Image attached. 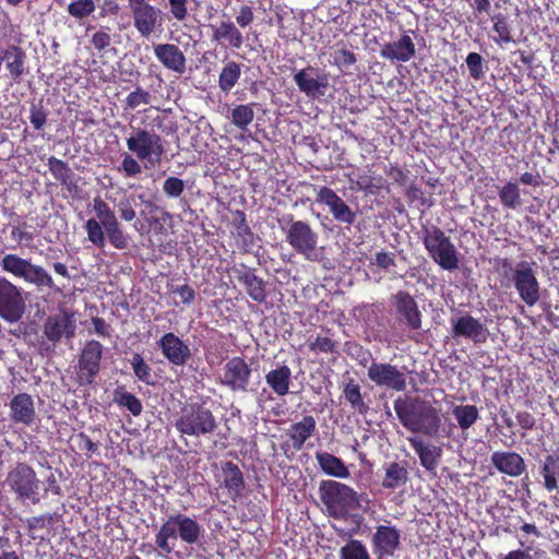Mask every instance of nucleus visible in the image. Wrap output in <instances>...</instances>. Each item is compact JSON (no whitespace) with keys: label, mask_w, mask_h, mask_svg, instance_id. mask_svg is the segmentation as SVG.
Returning a JSON list of instances; mask_svg holds the SVG:
<instances>
[{"label":"nucleus","mask_w":559,"mask_h":559,"mask_svg":"<svg viewBox=\"0 0 559 559\" xmlns=\"http://www.w3.org/2000/svg\"><path fill=\"white\" fill-rule=\"evenodd\" d=\"M394 411L401 424L413 433L427 437L438 435L441 426L440 411L421 399H397Z\"/></svg>","instance_id":"1"},{"label":"nucleus","mask_w":559,"mask_h":559,"mask_svg":"<svg viewBox=\"0 0 559 559\" xmlns=\"http://www.w3.org/2000/svg\"><path fill=\"white\" fill-rule=\"evenodd\" d=\"M203 527L193 518L186 514H174L160 525L155 535V544L164 555H170L178 539L188 545L198 544L202 537Z\"/></svg>","instance_id":"2"},{"label":"nucleus","mask_w":559,"mask_h":559,"mask_svg":"<svg viewBox=\"0 0 559 559\" xmlns=\"http://www.w3.org/2000/svg\"><path fill=\"white\" fill-rule=\"evenodd\" d=\"M287 243L308 261H317L320 252L318 249V234L304 221H294L292 215H286L280 221Z\"/></svg>","instance_id":"3"},{"label":"nucleus","mask_w":559,"mask_h":559,"mask_svg":"<svg viewBox=\"0 0 559 559\" xmlns=\"http://www.w3.org/2000/svg\"><path fill=\"white\" fill-rule=\"evenodd\" d=\"M320 498L334 516H344L360 508L359 495L349 486L335 480H322L319 487Z\"/></svg>","instance_id":"4"},{"label":"nucleus","mask_w":559,"mask_h":559,"mask_svg":"<svg viewBox=\"0 0 559 559\" xmlns=\"http://www.w3.org/2000/svg\"><path fill=\"white\" fill-rule=\"evenodd\" d=\"M423 242L429 257L441 269L453 271L459 267V252L451 239L437 226L426 227Z\"/></svg>","instance_id":"5"},{"label":"nucleus","mask_w":559,"mask_h":559,"mask_svg":"<svg viewBox=\"0 0 559 559\" xmlns=\"http://www.w3.org/2000/svg\"><path fill=\"white\" fill-rule=\"evenodd\" d=\"M0 267L2 271L36 286L38 289L56 288L51 275L43 266L33 264L31 260L15 253L4 254L0 260Z\"/></svg>","instance_id":"6"},{"label":"nucleus","mask_w":559,"mask_h":559,"mask_svg":"<svg viewBox=\"0 0 559 559\" xmlns=\"http://www.w3.org/2000/svg\"><path fill=\"white\" fill-rule=\"evenodd\" d=\"M126 144L139 160L147 162L152 166L158 165L166 152L163 138L143 128H133Z\"/></svg>","instance_id":"7"},{"label":"nucleus","mask_w":559,"mask_h":559,"mask_svg":"<svg viewBox=\"0 0 559 559\" xmlns=\"http://www.w3.org/2000/svg\"><path fill=\"white\" fill-rule=\"evenodd\" d=\"M4 484L22 502L29 501L37 504L40 501L39 488L41 481L33 467L26 463L15 464L9 471Z\"/></svg>","instance_id":"8"},{"label":"nucleus","mask_w":559,"mask_h":559,"mask_svg":"<svg viewBox=\"0 0 559 559\" xmlns=\"http://www.w3.org/2000/svg\"><path fill=\"white\" fill-rule=\"evenodd\" d=\"M175 427L181 435L200 437L213 432L216 420L210 409L192 405L182 411Z\"/></svg>","instance_id":"9"},{"label":"nucleus","mask_w":559,"mask_h":559,"mask_svg":"<svg viewBox=\"0 0 559 559\" xmlns=\"http://www.w3.org/2000/svg\"><path fill=\"white\" fill-rule=\"evenodd\" d=\"M128 7L133 19V26L142 37L148 38L162 28L163 12L151 4L148 0H128Z\"/></svg>","instance_id":"10"},{"label":"nucleus","mask_w":559,"mask_h":559,"mask_svg":"<svg viewBox=\"0 0 559 559\" xmlns=\"http://www.w3.org/2000/svg\"><path fill=\"white\" fill-rule=\"evenodd\" d=\"M511 281L520 298L528 306H535L540 298V287L535 271L526 261L511 269Z\"/></svg>","instance_id":"11"},{"label":"nucleus","mask_w":559,"mask_h":559,"mask_svg":"<svg viewBox=\"0 0 559 559\" xmlns=\"http://www.w3.org/2000/svg\"><path fill=\"white\" fill-rule=\"evenodd\" d=\"M25 299L22 288L0 277V318L7 322H17L25 312Z\"/></svg>","instance_id":"12"},{"label":"nucleus","mask_w":559,"mask_h":559,"mask_svg":"<svg viewBox=\"0 0 559 559\" xmlns=\"http://www.w3.org/2000/svg\"><path fill=\"white\" fill-rule=\"evenodd\" d=\"M104 346L95 340L86 342L82 348L78 365V382L80 385H90L94 382L100 370Z\"/></svg>","instance_id":"13"},{"label":"nucleus","mask_w":559,"mask_h":559,"mask_svg":"<svg viewBox=\"0 0 559 559\" xmlns=\"http://www.w3.org/2000/svg\"><path fill=\"white\" fill-rule=\"evenodd\" d=\"M368 378L378 386L397 392L404 391L407 385L405 368L386 362H372L368 368Z\"/></svg>","instance_id":"14"},{"label":"nucleus","mask_w":559,"mask_h":559,"mask_svg":"<svg viewBox=\"0 0 559 559\" xmlns=\"http://www.w3.org/2000/svg\"><path fill=\"white\" fill-rule=\"evenodd\" d=\"M451 325L453 338H466L474 344H483L488 340L489 330L486 324L469 313L452 317Z\"/></svg>","instance_id":"15"},{"label":"nucleus","mask_w":559,"mask_h":559,"mask_svg":"<svg viewBox=\"0 0 559 559\" xmlns=\"http://www.w3.org/2000/svg\"><path fill=\"white\" fill-rule=\"evenodd\" d=\"M400 531L392 525H379L371 537L372 550L378 559L392 557L401 545Z\"/></svg>","instance_id":"16"},{"label":"nucleus","mask_w":559,"mask_h":559,"mask_svg":"<svg viewBox=\"0 0 559 559\" xmlns=\"http://www.w3.org/2000/svg\"><path fill=\"white\" fill-rule=\"evenodd\" d=\"M251 369L241 357H233L224 368L221 382L231 391L245 392L249 384Z\"/></svg>","instance_id":"17"},{"label":"nucleus","mask_w":559,"mask_h":559,"mask_svg":"<svg viewBox=\"0 0 559 559\" xmlns=\"http://www.w3.org/2000/svg\"><path fill=\"white\" fill-rule=\"evenodd\" d=\"M294 82L299 91L310 98H319L323 96L329 86L326 75H320L319 70L308 67L299 70L294 74Z\"/></svg>","instance_id":"18"},{"label":"nucleus","mask_w":559,"mask_h":559,"mask_svg":"<svg viewBox=\"0 0 559 559\" xmlns=\"http://www.w3.org/2000/svg\"><path fill=\"white\" fill-rule=\"evenodd\" d=\"M317 202L326 205L333 218L340 223L350 225L356 219L355 212L331 188H320L317 193Z\"/></svg>","instance_id":"19"},{"label":"nucleus","mask_w":559,"mask_h":559,"mask_svg":"<svg viewBox=\"0 0 559 559\" xmlns=\"http://www.w3.org/2000/svg\"><path fill=\"white\" fill-rule=\"evenodd\" d=\"M75 330V319L68 312L49 316L44 324V335L52 343H57L62 337L72 338Z\"/></svg>","instance_id":"20"},{"label":"nucleus","mask_w":559,"mask_h":559,"mask_svg":"<svg viewBox=\"0 0 559 559\" xmlns=\"http://www.w3.org/2000/svg\"><path fill=\"white\" fill-rule=\"evenodd\" d=\"M164 357L175 366H183L191 356L189 346L176 334L168 332L158 341Z\"/></svg>","instance_id":"21"},{"label":"nucleus","mask_w":559,"mask_h":559,"mask_svg":"<svg viewBox=\"0 0 559 559\" xmlns=\"http://www.w3.org/2000/svg\"><path fill=\"white\" fill-rule=\"evenodd\" d=\"M155 58L168 70L183 74L187 59L182 50L175 44H156L153 46Z\"/></svg>","instance_id":"22"},{"label":"nucleus","mask_w":559,"mask_h":559,"mask_svg":"<svg viewBox=\"0 0 559 559\" xmlns=\"http://www.w3.org/2000/svg\"><path fill=\"white\" fill-rule=\"evenodd\" d=\"M10 418L15 424L31 426L35 423L36 411L33 397L27 393H19L10 401Z\"/></svg>","instance_id":"23"},{"label":"nucleus","mask_w":559,"mask_h":559,"mask_svg":"<svg viewBox=\"0 0 559 559\" xmlns=\"http://www.w3.org/2000/svg\"><path fill=\"white\" fill-rule=\"evenodd\" d=\"M397 320L417 330L421 325L420 312L414 298L406 292H399L395 296Z\"/></svg>","instance_id":"24"},{"label":"nucleus","mask_w":559,"mask_h":559,"mask_svg":"<svg viewBox=\"0 0 559 559\" xmlns=\"http://www.w3.org/2000/svg\"><path fill=\"white\" fill-rule=\"evenodd\" d=\"M491 464L502 474L518 477L526 468L524 459L515 452L497 451L491 454Z\"/></svg>","instance_id":"25"},{"label":"nucleus","mask_w":559,"mask_h":559,"mask_svg":"<svg viewBox=\"0 0 559 559\" xmlns=\"http://www.w3.org/2000/svg\"><path fill=\"white\" fill-rule=\"evenodd\" d=\"M415 52L412 37L404 34L399 40L383 45L380 55L384 59L407 62L415 56Z\"/></svg>","instance_id":"26"},{"label":"nucleus","mask_w":559,"mask_h":559,"mask_svg":"<svg viewBox=\"0 0 559 559\" xmlns=\"http://www.w3.org/2000/svg\"><path fill=\"white\" fill-rule=\"evenodd\" d=\"M407 441L411 443L412 448L419 456L420 464L427 471H435L441 457V449L437 445L426 443L423 439H420L417 436L408 437Z\"/></svg>","instance_id":"27"},{"label":"nucleus","mask_w":559,"mask_h":559,"mask_svg":"<svg viewBox=\"0 0 559 559\" xmlns=\"http://www.w3.org/2000/svg\"><path fill=\"white\" fill-rule=\"evenodd\" d=\"M317 429V421L313 416H305L300 421L293 424L287 430L292 447L300 451L305 442L313 436Z\"/></svg>","instance_id":"28"},{"label":"nucleus","mask_w":559,"mask_h":559,"mask_svg":"<svg viewBox=\"0 0 559 559\" xmlns=\"http://www.w3.org/2000/svg\"><path fill=\"white\" fill-rule=\"evenodd\" d=\"M316 460L321 471L335 478H348L350 473L345 463L337 456L323 451L316 452Z\"/></svg>","instance_id":"29"},{"label":"nucleus","mask_w":559,"mask_h":559,"mask_svg":"<svg viewBox=\"0 0 559 559\" xmlns=\"http://www.w3.org/2000/svg\"><path fill=\"white\" fill-rule=\"evenodd\" d=\"M265 381L275 394L284 396L289 392L292 370L286 365H278L265 374Z\"/></svg>","instance_id":"30"},{"label":"nucleus","mask_w":559,"mask_h":559,"mask_svg":"<svg viewBox=\"0 0 559 559\" xmlns=\"http://www.w3.org/2000/svg\"><path fill=\"white\" fill-rule=\"evenodd\" d=\"M213 39L227 43L231 48L239 49L243 45V36L236 24L229 19L223 20L213 28Z\"/></svg>","instance_id":"31"},{"label":"nucleus","mask_w":559,"mask_h":559,"mask_svg":"<svg viewBox=\"0 0 559 559\" xmlns=\"http://www.w3.org/2000/svg\"><path fill=\"white\" fill-rule=\"evenodd\" d=\"M0 58L1 62L5 61V68L11 79L19 82L25 71V52L13 46L7 49Z\"/></svg>","instance_id":"32"},{"label":"nucleus","mask_w":559,"mask_h":559,"mask_svg":"<svg viewBox=\"0 0 559 559\" xmlns=\"http://www.w3.org/2000/svg\"><path fill=\"white\" fill-rule=\"evenodd\" d=\"M544 478V487L547 491H554L559 487V454L547 455L540 467Z\"/></svg>","instance_id":"33"},{"label":"nucleus","mask_w":559,"mask_h":559,"mask_svg":"<svg viewBox=\"0 0 559 559\" xmlns=\"http://www.w3.org/2000/svg\"><path fill=\"white\" fill-rule=\"evenodd\" d=\"M241 76V66L234 60L224 63L218 75V87L223 93H229Z\"/></svg>","instance_id":"34"},{"label":"nucleus","mask_w":559,"mask_h":559,"mask_svg":"<svg viewBox=\"0 0 559 559\" xmlns=\"http://www.w3.org/2000/svg\"><path fill=\"white\" fill-rule=\"evenodd\" d=\"M353 188L374 194L384 187V180L380 176H373L369 170L361 171L350 178Z\"/></svg>","instance_id":"35"},{"label":"nucleus","mask_w":559,"mask_h":559,"mask_svg":"<svg viewBox=\"0 0 559 559\" xmlns=\"http://www.w3.org/2000/svg\"><path fill=\"white\" fill-rule=\"evenodd\" d=\"M408 479L407 469L396 462H392L385 466V474L382 486L388 489H396L404 486Z\"/></svg>","instance_id":"36"},{"label":"nucleus","mask_w":559,"mask_h":559,"mask_svg":"<svg viewBox=\"0 0 559 559\" xmlns=\"http://www.w3.org/2000/svg\"><path fill=\"white\" fill-rule=\"evenodd\" d=\"M224 485L230 495H238L243 488L242 473L237 465L231 462L223 466Z\"/></svg>","instance_id":"37"},{"label":"nucleus","mask_w":559,"mask_h":559,"mask_svg":"<svg viewBox=\"0 0 559 559\" xmlns=\"http://www.w3.org/2000/svg\"><path fill=\"white\" fill-rule=\"evenodd\" d=\"M452 414L463 431L469 429L479 418L478 408L468 404L454 406Z\"/></svg>","instance_id":"38"},{"label":"nucleus","mask_w":559,"mask_h":559,"mask_svg":"<svg viewBox=\"0 0 559 559\" xmlns=\"http://www.w3.org/2000/svg\"><path fill=\"white\" fill-rule=\"evenodd\" d=\"M499 199L503 207L515 210L522 205L520 187L515 182H507L499 190Z\"/></svg>","instance_id":"39"},{"label":"nucleus","mask_w":559,"mask_h":559,"mask_svg":"<svg viewBox=\"0 0 559 559\" xmlns=\"http://www.w3.org/2000/svg\"><path fill=\"white\" fill-rule=\"evenodd\" d=\"M241 282L246 286L248 295L255 301L262 302L265 300L266 294L264 283L255 274L247 272L241 276Z\"/></svg>","instance_id":"40"},{"label":"nucleus","mask_w":559,"mask_h":559,"mask_svg":"<svg viewBox=\"0 0 559 559\" xmlns=\"http://www.w3.org/2000/svg\"><path fill=\"white\" fill-rule=\"evenodd\" d=\"M341 559H371L367 547L358 539H350L340 550Z\"/></svg>","instance_id":"41"},{"label":"nucleus","mask_w":559,"mask_h":559,"mask_svg":"<svg viewBox=\"0 0 559 559\" xmlns=\"http://www.w3.org/2000/svg\"><path fill=\"white\" fill-rule=\"evenodd\" d=\"M253 119L254 111L252 105H238L231 110L233 123L242 131L247 129Z\"/></svg>","instance_id":"42"},{"label":"nucleus","mask_w":559,"mask_h":559,"mask_svg":"<svg viewBox=\"0 0 559 559\" xmlns=\"http://www.w3.org/2000/svg\"><path fill=\"white\" fill-rule=\"evenodd\" d=\"M94 0H71L68 5V13L76 20L90 16L95 11Z\"/></svg>","instance_id":"43"},{"label":"nucleus","mask_w":559,"mask_h":559,"mask_svg":"<svg viewBox=\"0 0 559 559\" xmlns=\"http://www.w3.org/2000/svg\"><path fill=\"white\" fill-rule=\"evenodd\" d=\"M135 377L146 383L153 384L152 369L140 354H134L130 360Z\"/></svg>","instance_id":"44"},{"label":"nucleus","mask_w":559,"mask_h":559,"mask_svg":"<svg viewBox=\"0 0 559 559\" xmlns=\"http://www.w3.org/2000/svg\"><path fill=\"white\" fill-rule=\"evenodd\" d=\"M344 395L347 402L360 414L367 412L368 406L362 401L360 388L358 384L354 383V381H350L346 384L344 389Z\"/></svg>","instance_id":"45"},{"label":"nucleus","mask_w":559,"mask_h":559,"mask_svg":"<svg viewBox=\"0 0 559 559\" xmlns=\"http://www.w3.org/2000/svg\"><path fill=\"white\" fill-rule=\"evenodd\" d=\"M87 239L97 248L105 246V233L103 225L96 218H88L85 223Z\"/></svg>","instance_id":"46"},{"label":"nucleus","mask_w":559,"mask_h":559,"mask_svg":"<svg viewBox=\"0 0 559 559\" xmlns=\"http://www.w3.org/2000/svg\"><path fill=\"white\" fill-rule=\"evenodd\" d=\"M48 167L56 180L63 185L69 182L71 169L63 160L51 156L48 158Z\"/></svg>","instance_id":"47"},{"label":"nucleus","mask_w":559,"mask_h":559,"mask_svg":"<svg viewBox=\"0 0 559 559\" xmlns=\"http://www.w3.org/2000/svg\"><path fill=\"white\" fill-rule=\"evenodd\" d=\"M185 191V181L178 177H168L163 183V192L170 199L179 198Z\"/></svg>","instance_id":"48"},{"label":"nucleus","mask_w":559,"mask_h":559,"mask_svg":"<svg viewBox=\"0 0 559 559\" xmlns=\"http://www.w3.org/2000/svg\"><path fill=\"white\" fill-rule=\"evenodd\" d=\"M493 31L498 34V38H495L497 43L508 44L512 41L510 27L503 15L498 14L493 17Z\"/></svg>","instance_id":"49"},{"label":"nucleus","mask_w":559,"mask_h":559,"mask_svg":"<svg viewBox=\"0 0 559 559\" xmlns=\"http://www.w3.org/2000/svg\"><path fill=\"white\" fill-rule=\"evenodd\" d=\"M151 103V94L141 87L135 88L126 98V105L129 109H135L142 105Z\"/></svg>","instance_id":"50"},{"label":"nucleus","mask_w":559,"mask_h":559,"mask_svg":"<svg viewBox=\"0 0 559 559\" xmlns=\"http://www.w3.org/2000/svg\"><path fill=\"white\" fill-rule=\"evenodd\" d=\"M118 170L123 173L126 177H135L142 173V166L138 158L130 154H126Z\"/></svg>","instance_id":"51"},{"label":"nucleus","mask_w":559,"mask_h":559,"mask_svg":"<svg viewBox=\"0 0 559 559\" xmlns=\"http://www.w3.org/2000/svg\"><path fill=\"white\" fill-rule=\"evenodd\" d=\"M93 209L97 216L98 223L103 224L107 222V219H111L116 217L114 211L110 206L99 197L94 198L93 200Z\"/></svg>","instance_id":"52"},{"label":"nucleus","mask_w":559,"mask_h":559,"mask_svg":"<svg viewBox=\"0 0 559 559\" xmlns=\"http://www.w3.org/2000/svg\"><path fill=\"white\" fill-rule=\"evenodd\" d=\"M118 403L124 406L134 416H138L142 412L141 401L133 394L124 392L118 397Z\"/></svg>","instance_id":"53"},{"label":"nucleus","mask_w":559,"mask_h":559,"mask_svg":"<svg viewBox=\"0 0 559 559\" xmlns=\"http://www.w3.org/2000/svg\"><path fill=\"white\" fill-rule=\"evenodd\" d=\"M466 64L469 70V75L475 79L479 80L484 75L483 70V58L477 52H471L466 57Z\"/></svg>","instance_id":"54"},{"label":"nucleus","mask_w":559,"mask_h":559,"mask_svg":"<svg viewBox=\"0 0 559 559\" xmlns=\"http://www.w3.org/2000/svg\"><path fill=\"white\" fill-rule=\"evenodd\" d=\"M311 352L334 353L336 349L335 342L328 336H318L309 344Z\"/></svg>","instance_id":"55"},{"label":"nucleus","mask_w":559,"mask_h":559,"mask_svg":"<svg viewBox=\"0 0 559 559\" xmlns=\"http://www.w3.org/2000/svg\"><path fill=\"white\" fill-rule=\"evenodd\" d=\"M169 10L174 19L177 21H183L188 15V2L189 0H167Z\"/></svg>","instance_id":"56"},{"label":"nucleus","mask_w":559,"mask_h":559,"mask_svg":"<svg viewBox=\"0 0 559 559\" xmlns=\"http://www.w3.org/2000/svg\"><path fill=\"white\" fill-rule=\"evenodd\" d=\"M334 64L338 68H349L356 62V56L354 52L346 50V49H340L335 51L334 53Z\"/></svg>","instance_id":"57"},{"label":"nucleus","mask_w":559,"mask_h":559,"mask_svg":"<svg viewBox=\"0 0 559 559\" xmlns=\"http://www.w3.org/2000/svg\"><path fill=\"white\" fill-rule=\"evenodd\" d=\"M29 120L36 130H40L46 123L47 114L41 107L33 105L31 107Z\"/></svg>","instance_id":"58"},{"label":"nucleus","mask_w":559,"mask_h":559,"mask_svg":"<svg viewBox=\"0 0 559 559\" xmlns=\"http://www.w3.org/2000/svg\"><path fill=\"white\" fill-rule=\"evenodd\" d=\"M253 10L249 5H242L239 9L238 14L236 15V23L242 28L249 26L253 22Z\"/></svg>","instance_id":"59"},{"label":"nucleus","mask_w":559,"mask_h":559,"mask_svg":"<svg viewBox=\"0 0 559 559\" xmlns=\"http://www.w3.org/2000/svg\"><path fill=\"white\" fill-rule=\"evenodd\" d=\"M118 210L120 213V217L126 222H131L135 218L136 213L132 207L131 201L129 198L121 200L118 204Z\"/></svg>","instance_id":"60"},{"label":"nucleus","mask_w":559,"mask_h":559,"mask_svg":"<svg viewBox=\"0 0 559 559\" xmlns=\"http://www.w3.org/2000/svg\"><path fill=\"white\" fill-rule=\"evenodd\" d=\"M111 38L108 32L97 31L92 37V45L97 50H103L110 45Z\"/></svg>","instance_id":"61"},{"label":"nucleus","mask_w":559,"mask_h":559,"mask_svg":"<svg viewBox=\"0 0 559 559\" xmlns=\"http://www.w3.org/2000/svg\"><path fill=\"white\" fill-rule=\"evenodd\" d=\"M11 238L20 245L29 246L34 239V236L32 233H28L20 227H13L11 229Z\"/></svg>","instance_id":"62"},{"label":"nucleus","mask_w":559,"mask_h":559,"mask_svg":"<svg viewBox=\"0 0 559 559\" xmlns=\"http://www.w3.org/2000/svg\"><path fill=\"white\" fill-rule=\"evenodd\" d=\"M173 293L178 295L181 302L186 305H190L195 296L193 288L190 287L189 285L177 286L176 288L173 289Z\"/></svg>","instance_id":"63"},{"label":"nucleus","mask_w":559,"mask_h":559,"mask_svg":"<svg viewBox=\"0 0 559 559\" xmlns=\"http://www.w3.org/2000/svg\"><path fill=\"white\" fill-rule=\"evenodd\" d=\"M108 239L116 249L122 250L128 247V237L122 231V229L116 233H110Z\"/></svg>","instance_id":"64"}]
</instances>
